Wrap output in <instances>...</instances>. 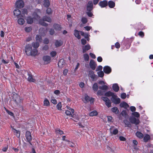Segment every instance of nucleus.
I'll list each match as a JSON object with an SVG mask.
<instances>
[{
	"label": "nucleus",
	"mask_w": 153,
	"mask_h": 153,
	"mask_svg": "<svg viewBox=\"0 0 153 153\" xmlns=\"http://www.w3.org/2000/svg\"><path fill=\"white\" fill-rule=\"evenodd\" d=\"M32 45L30 44L26 45L25 48L26 54L28 56H35L37 55L38 51L36 49L32 50Z\"/></svg>",
	"instance_id": "obj_1"
},
{
	"label": "nucleus",
	"mask_w": 153,
	"mask_h": 153,
	"mask_svg": "<svg viewBox=\"0 0 153 153\" xmlns=\"http://www.w3.org/2000/svg\"><path fill=\"white\" fill-rule=\"evenodd\" d=\"M44 21H46L49 22H51L52 20L51 19L50 17L47 16H45L43 17V20H40L39 21V23L40 24L42 25L46 26L48 25V24L45 23Z\"/></svg>",
	"instance_id": "obj_2"
},
{
	"label": "nucleus",
	"mask_w": 153,
	"mask_h": 153,
	"mask_svg": "<svg viewBox=\"0 0 153 153\" xmlns=\"http://www.w3.org/2000/svg\"><path fill=\"white\" fill-rule=\"evenodd\" d=\"M13 101L17 105L20 104L22 102V99L19 95L15 93L13 94Z\"/></svg>",
	"instance_id": "obj_3"
},
{
	"label": "nucleus",
	"mask_w": 153,
	"mask_h": 153,
	"mask_svg": "<svg viewBox=\"0 0 153 153\" xmlns=\"http://www.w3.org/2000/svg\"><path fill=\"white\" fill-rule=\"evenodd\" d=\"M33 15L34 16V18H33L30 16L28 17L27 18V23L28 24H31L34 21V19L35 18L36 19H37V20L39 19V17L36 14V13H34Z\"/></svg>",
	"instance_id": "obj_4"
},
{
	"label": "nucleus",
	"mask_w": 153,
	"mask_h": 153,
	"mask_svg": "<svg viewBox=\"0 0 153 153\" xmlns=\"http://www.w3.org/2000/svg\"><path fill=\"white\" fill-rule=\"evenodd\" d=\"M101 99L105 102L106 105L108 108L111 107V102L108 98L106 97H101Z\"/></svg>",
	"instance_id": "obj_5"
},
{
	"label": "nucleus",
	"mask_w": 153,
	"mask_h": 153,
	"mask_svg": "<svg viewBox=\"0 0 153 153\" xmlns=\"http://www.w3.org/2000/svg\"><path fill=\"white\" fill-rule=\"evenodd\" d=\"M25 137L27 141L30 144L32 145L31 142L32 140V138L31 133L29 131H27L26 132L25 134Z\"/></svg>",
	"instance_id": "obj_6"
},
{
	"label": "nucleus",
	"mask_w": 153,
	"mask_h": 153,
	"mask_svg": "<svg viewBox=\"0 0 153 153\" xmlns=\"http://www.w3.org/2000/svg\"><path fill=\"white\" fill-rule=\"evenodd\" d=\"M111 100L113 102L116 104H118L120 102V99L115 95H114L111 97Z\"/></svg>",
	"instance_id": "obj_7"
},
{
	"label": "nucleus",
	"mask_w": 153,
	"mask_h": 153,
	"mask_svg": "<svg viewBox=\"0 0 153 153\" xmlns=\"http://www.w3.org/2000/svg\"><path fill=\"white\" fill-rule=\"evenodd\" d=\"M129 121L131 123L136 125L140 123L139 120L134 117H130L129 118Z\"/></svg>",
	"instance_id": "obj_8"
},
{
	"label": "nucleus",
	"mask_w": 153,
	"mask_h": 153,
	"mask_svg": "<svg viewBox=\"0 0 153 153\" xmlns=\"http://www.w3.org/2000/svg\"><path fill=\"white\" fill-rule=\"evenodd\" d=\"M16 4L17 7L21 8L24 7V3L23 1L19 0L16 1Z\"/></svg>",
	"instance_id": "obj_9"
},
{
	"label": "nucleus",
	"mask_w": 153,
	"mask_h": 153,
	"mask_svg": "<svg viewBox=\"0 0 153 153\" xmlns=\"http://www.w3.org/2000/svg\"><path fill=\"white\" fill-rule=\"evenodd\" d=\"M14 15L18 18L22 17L21 11L18 9H16L14 11Z\"/></svg>",
	"instance_id": "obj_10"
},
{
	"label": "nucleus",
	"mask_w": 153,
	"mask_h": 153,
	"mask_svg": "<svg viewBox=\"0 0 153 153\" xmlns=\"http://www.w3.org/2000/svg\"><path fill=\"white\" fill-rule=\"evenodd\" d=\"M99 5L101 7L103 8L106 7L108 5V1L107 0H103L100 1L99 3Z\"/></svg>",
	"instance_id": "obj_11"
},
{
	"label": "nucleus",
	"mask_w": 153,
	"mask_h": 153,
	"mask_svg": "<svg viewBox=\"0 0 153 153\" xmlns=\"http://www.w3.org/2000/svg\"><path fill=\"white\" fill-rule=\"evenodd\" d=\"M93 5L92 2L91 1H88L87 7V10L89 12L91 11L93 8Z\"/></svg>",
	"instance_id": "obj_12"
},
{
	"label": "nucleus",
	"mask_w": 153,
	"mask_h": 153,
	"mask_svg": "<svg viewBox=\"0 0 153 153\" xmlns=\"http://www.w3.org/2000/svg\"><path fill=\"white\" fill-rule=\"evenodd\" d=\"M111 134V135H116L118 133V130L117 128H114V126H112L110 129Z\"/></svg>",
	"instance_id": "obj_13"
},
{
	"label": "nucleus",
	"mask_w": 153,
	"mask_h": 153,
	"mask_svg": "<svg viewBox=\"0 0 153 153\" xmlns=\"http://www.w3.org/2000/svg\"><path fill=\"white\" fill-rule=\"evenodd\" d=\"M89 65L91 69L94 70L95 69L96 64L93 60H91L90 61Z\"/></svg>",
	"instance_id": "obj_14"
},
{
	"label": "nucleus",
	"mask_w": 153,
	"mask_h": 153,
	"mask_svg": "<svg viewBox=\"0 0 153 153\" xmlns=\"http://www.w3.org/2000/svg\"><path fill=\"white\" fill-rule=\"evenodd\" d=\"M103 71L106 74H109L111 71V68L108 66H105L103 68Z\"/></svg>",
	"instance_id": "obj_15"
},
{
	"label": "nucleus",
	"mask_w": 153,
	"mask_h": 153,
	"mask_svg": "<svg viewBox=\"0 0 153 153\" xmlns=\"http://www.w3.org/2000/svg\"><path fill=\"white\" fill-rule=\"evenodd\" d=\"M91 49V46L89 45L83 46L82 47V52L83 53Z\"/></svg>",
	"instance_id": "obj_16"
},
{
	"label": "nucleus",
	"mask_w": 153,
	"mask_h": 153,
	"mask_svg": "<svg viewBox=\"0 0 153 153\" xmlns=\"http://www.w3.org/2000/svg\"><path fill=\"white\" fill-rule=\"evenodd\" d=\"M43 59L45 62L48 63L50 62L51 58L49 56H46L43 57Z\"/></svg>",
	"instance_id": "obj_17"
},
{
	"label": "nucleus",
	"mask_w": 153,
	"mask_h": 153,
	"mask_svg": "<svg viewBox=\"0 0 153 153\" xmlns=\"http://www.w3.org/2000/svg\"><path fill=\"white\" fill-rule=\"evenodd\" d=\"M88 76L93 80L96 77V75L94 74V72L92 71H89Z\"/></svg>",
	"instance_id": "obj_18"
},
{
	"label": "nucleus",
	"mask_w": 153,
	"mask_h": 153,
	"mask_svg": "<svg viewBox=\"0 0 153 153\" xmlns=\"http://www.w3.org/2000/svg\"><path fill=\"white\" fill-rule=\"evenodd\" d=\"M28 77L27 78L29 82H34L35 81V79L33 78L32 75L29 73H28Z\"/></svg>",
	"instance_id": "obj_19"
},
{
	"label": "nucleus",
	"mask_w": 153,
	"mask_h": 153,
	"mask_svg": "<svg viewBox=\"0 0 153 153\" xmlns=\"http://www.w3.org/2000/svg\"><path fill=\"white\" fill-rule=\"evenodd\" d=\"M120 106L121 107H123L126 109H127L129 107V105L126 102H123L120 103Z\"/></svg>",
	"instance_id": "obj_20"
},
{
	"label": "nucleus",
	"mask_w": 153,
	"mask_h": 153,
	"mask_svg": "<svg viewBox=\"0 0 153 153\" xmlns=\"http://www.w3.org/2000/svg\"><path fill=\"white\" fill-rule=\"evenodd\" d=\"M65 64V62L63 59H61L59 62L58 63V66L60 68H62L63 65Z\"/></svg>",
	"instance_id": "obj_21"
},
{
	"label": "nucleus",
	"mask_w": 153,
	"mask_h": 153,
	"mask_svg": "<svg viewBox=\"0 0 153 153\" xmlns=\"http://www.w3.org/2000/svg\"><path fill=\"white\" fill-rule=\"evenodd\" d=\"M108 3V6L110 8H113L115 6V3L113 1H110Z\"/></svg>",
	"instance_id": "obj_22"
},
{
	"label": "nucleus",
	"mask_w": 153,
	"mask_h": 153,
	"mask_svg": "<svg viewBox=\"0 0 153 153\" xmlns=\"http://www.w3.org/2000/svg\"><path fill=\"white\" fill-rule=\"evenodd\" d=\"M53 27L54 29L56 30L59 31L61 29V27L60 25L58 24H54L53 25Z\"/></svg>",
	"instance_id": "obj_23"
},
{
	"label": "nucleus",
	"mask_w": 153,
	"mask_h": 153,
	"mask_svg": "<svg viewBox=\"0 0 153 153\" xmlns=\"http://www.w3.org/2000/svg\"><path fill=\"white\" fill-rule=\"evenodd\" d=\"M62 43L63 42L62 41L56 40L55 42V45L56 47H58L61 46Z\"/></svg>",
	"instance_id": "obj_24"
},
{
	"label": "nucleus",
	"mask_w": 153,
	"mask_h": 153,
	"mask_svg": "<svg viewBox=\"0 0 153 153\" xmlns=\"http://www.w3.org/2000/svg\"><path fill=\"white\" fill-rule=\"evenodd\" d=\"M112 88L113 90L115 92H117L119 90V87H118V85L117 84H114Z\"/></svg>",
	"instance_id": "obj_25"
},
{
	"label": "nucleus",
	"mask_w": 153,
	"mask_h": 153,
	"mask_svg": "<svg viewBox=\"0 0 153 153\" xmlns=\"http://www.w3.org/2000/svg\"><path fill=\"white\" fill-rule=\"evenodd\" d=\"M136 135L140 139L142 138L143 137V134L140 131H137Z\"/></svg>",
	"instance_id": "obj_26"
},
{
	"label": "nucleus",
	"mask_w": 153,
	"mask_h": 153,
	"mask_svg": "<svg viewBox=\"0 0 153 153\" xmlns=\"http://www.w3.org/2000/svg\"><path fill=\"white\" fill-rule=\"evenodd\" d=\"M98 85L97 83H95L93 85L92 88L94 91H97L98 89Z\"/></svg>",
	"instance_id": "obj_27"
},
{
	"label": "nucleus",
	"mask_w": 153,
	"mask_h": 153,
	"mask_svg": "<svg viewBox=\"0 0 153 153\" xmlns=\"http://www.w3.org/2000/svg\"><path fill=\"white\" fill-rule=\"evenodd\" d=\"M50 5V2L49 0H44L43 5L46 7H48Z\"/></svg>",
	"instance_id": "obj_28"
},
{
	"label": "nucleus",
	"mask_w": 153,
	"mask_h": 153,
	"mask_svg": "<svg viewBox=\"0 0 153 153\" xmlns=\"http://www.w3.org/2000/svg\"><path fill=\"white\" fill-rule=\"evenodd\" d=\"M123 122L126 126V127L130 128L131 126V123L127 120H124Z\"/></svg>",
	"instance_id": "obj_29"
},
{
	"label": "nucleus",
	"mask_w": 153,
	"mask_h": 153,
	"mask_svg": "<svg viewBox=\"0 0 153 153\" xmlns=\"http://www.w3.org/2000/svg\"><path fill=\"white\" fill-rule=\"evenodd\" d=\"M150 139V136L148 134H146L143 137L144 142H146Z\"/></svg>",
	"instance_id": "obj_30"
},
{
	"label": "nucleus",
	"mask_w": 153,
	"mask_h": 153,
	"mask_svg": "<svg viewBox=\"0 0 153 153\" xmlns=\"http://www.w3.org/2000/svg\"><path fill=\"white\" fill-rule=\"evenodd\" d=\"M111 111L115 114H118L119 113V111L117 107H114L111 109Z\"/></svg>",
	"instance_id": "obj_31"
},
{
	"label": "nucleus",
	"mask_w": 153,
	"mask_h": 153,
	"mask_svg": "<svg viewBox=\"0 0 153 153\" xmlns=\"http://www.w3.org/2000/svg\"><path fill=\"white\" fill-rule=\"evenodd\" d=\"M74 35L78 39H80L81 38L80 35H79V32L78 31L75 30L74 31Z\"/></svg>",
	"instance_id": "obj_32"
},
{
	"label": "nucleus",
	"mask_w": 153,
	"mask_h": 153,
	"mask_svg": "<svg viewBox=\"0 0 153 153\" xmlns=\"http://www.w3.org/2000/svg\"><path fill=\"white\" fill-rule=\"evenodd\" d=\"M114 95V94L112 92L110 91L107 92H106L105 94V96L108 97L111 96L112 97V96L113 95Z\"/></svg>",
	"instance_id": "obj_33"
},
{
	"label": "nucleus",
	"mask_w": 153,
	"mask_h": 153,
	"mask_svg": "<svg viewBox=\"0 0 153 153\" xmlns=\"http://www.w3.org/2000/svg\"><path fill=\"white\" fill-rule=\"evenodd\" d=\"M18 22L19 25H23L25 22V20L22 18H20L18 19Z\"/></svg>",
	"instance_id": "obj_34"
},
{
	"label": "nucleus",
	"mask_w": 153,
	"mask_h": 153,
	"mask_svg": "<svg viewBox=\"0 0 153 153\" xmlns=\"http://www.w3.org/2000/svg\"><path fill=\"white\" fill-rule=\"evenodd\" d=\"M36 38L37 42H41L42 41L41 37L39 35H36Z\"/></svg>",
	"instance_id": "obj_35"
},
{
	"label": "nucleus",
	"mask_w": 153,
	"mask_h": 153,
	"mask_svg": "<svg viewBox=\"0 0 153 153\" xmlns=\"http://www.w3.org/2000/svg\"><path fill=\"white\" fill-rule=\"evenodd\" d=\"M98 114L97 112L96 111H93L89 113V116H97Z\"/></svg>",
	"instance_id": "obj_36"
},
{
	"label": "nucleus",
	"mask_w": 153,
	"mask_h": 153,
	"mask_svg": "<svg viewBox=\"0 0 153 153\" xmlns=\"http://www.w3.org/2000/svg\"><path fill=\"white\" fill-rule=\"evenodd\" d=\"M38 42H33L32 43V45L36 48H37L39 46V44Z\"/></svg>",
	"instance_id": "obj_37"
},
{
	"label": "nucleus",
	"mask_w": 153,
	"mask_h": 153,
	"mask_svg": "<svg viewBox=\"0 0 153 153\" xmlns=\"http://www.w3.org/2000/svg\"><path fill=\"white\" fill-rule=\"evenodd\" d=\"M55 132L57 134H63V132L59 129H57L55 130Z\"/></svg>",
	"instance_id": "obj_38"
},
{
	"label": "nucleus",
	"mask_w": 153,
	"mask_h": 153,
	"mask_svg": "<svg viewBox=\"0 0 153 153\" xmlns=\"http://www.w3.org/2000/svg\"><path fill=\"white\" fill-rule=\"evenodd\" d=\"M27 9H24L22 11V13H21L22 17H24L25 14H27Z\"/></svg>",
	"instance_id": "obj_39"
},
{
	"label": "nucleus",
	"mask_w": 153,
	"mask_h": 153,
	"mask_svg": "<svg viewBox=\"0 0 153 153\" xmlns=\"http://www.w3.org/2000/svg\"><path fill=\"white\" fill-rule=\"evenodd\" d=\"M85 102L86 103L90 101V98L89 97L87 94L85 95Z\"/></svg>",
	"instance_id": "obj_40"
},
{
	"label": "nucleus",
	"mask_w": 153,
	"mask_h": 153,
	"mask_svg": "<svg viewBox=\"0 0 153 153\" xmlns=\"http://www.w3.org/2000/svg\"><path fill=\"white\" fill-rule=\"evenodd\" d=\"M13 130H14V132L16 134V136L17 137H19L20 136V133L19 131H17L15 129L13 128Z\"/></svg>",
	"instance_id": "obj_41"
},
{
	"label": "nucleus",
	"mask_w": 153,
	"mask_h": 153,
	"mask_svg": "<svg viewBox=\"0 0 153 153\" xmlns=\"http://www.w3.org/2000/svg\"><path fill=\"white\" fill-rule=\"evenodd\" d=\"M99 88L101 90H106L108 89V87L107 85H104L102 86H99Z\"/></svg>",
	"instance_id": "obj_42"
},
{
	"label": "nucleus",
	"mask_w": 153,
	"mask_h": 153,
	"mask_svg": "<svg viewBox=\"0 0 153 153\" xmlns=\"http://www.w3.org/2000/svg\"><path fill=\"white\" fill-rule=\"evenodd\" d=\"M50 103L48 100L47 99H45L44 101V105L48 106L49 105Z\"/></svg>",
	"instance_id": "obj_43"
},
{
	"label": "nucleus",
	"mask_w": 153,
	"mask_h": 153,
	"mask_svg": "<svg viewBox=\"0 0 153 153\" xmlns=\"http://www.w3.org/2000/svg\"><path fill=\"white\" fill-rule=\"evenodd\" d=\"M65 113L66 115L69 116L70 117H73V115L71 113V111L68 110H67L65 112Z\"/></svg>",
	"instance_id": "obj_44"
},
{
	"label": "nucleus",
	"mask_w": 153,
	"mask_h": 153,
	"mask_svg": "<svg viewBox=\"0 0 153 153\" xmlns=\"http://www.w3.org/2000/svg\"><path fill=\"white\" fill-rule=\"evenodd\" d=\"M97 74L98 75V76L101 77H103L104 75V73L102 71L98 72H97Z\"/></svg>",
	"instance_id": "obj_45"
},
{
	"label": "nucleus",
	"mask_w": 153,
	"mask_h": 153,
	"mask_svg": "<svg viewBox=\"0 0 153 153\" xmlns=\"http://www.w3.org/2000/svg\"><path fill=\"white\" fill-rule=\"evenodd\" d=\"M56 108L57 109L59 110H61L62 105L61 103L60 102H59L56 105Z\"/></svg>",
	"instance_id": "obj_46"
},
{
	"label": "nucleus",
	"mask_w": 153,
	"mask_h": 153,
	"mask_svg": "<svg viewBox=\"0 0 153 153\" xmlns=\"http://www.w3.org/2000/svg\"><path fill=\"white\" fill-rule=\"evenodd\" d=\"M84 58L85 61H88L89 60V56L87 54H85L84 55Z\"/></svg>",
	"instance_id": "obj_47"
},
{
	"label": "nucleus",
	"mask_w": 153,
	"mask_h": 153,
	"mask_svg": "<svg viewBox=\"0 0 153 153\" xmlns=\"http://www.w3.org/2000/svg\"><path fill=\"white\" fill-rule=\"evenodd\" d=\"M46 13L47 14H51L52 13V12L51 11V8H48L46 10Z\"/></svg>",
	"instance_id": "obj_48"
},
{
	"label": "nucleus",
	"mask_w": 153,
	"mask_h": 153,
	"mask_svg": "<svg viewBox=\"0 0 153 153\" xmlns=\"http://www.w3.org/2000/svg\"><path fill=\"white\" fill-rule=\"evenodd\" d=\"M132 115L137 117H140L139 114L137 112H135L132 113Z\"/></svg>",
	"instance_id": "obj_49"
},
{
	"label": "nucleus",
	"mask_w": 153,
	"mask_h": 153,
	"mask_svg": "<svg viewBox=\"0 0 153 153\" xmlns=\"http://www.w3.org/2000/svg\"><path fill=\"white\" fill-rule=\"evenodd\" d=\"M82 22L83 24H85L87 22V19L85 17H82Z\"/></svg>",
	"instance_id": "obj_50"
},
{
	"label": "nucleus",
	"mask_w": 153,
	"mask_h": 153,
	"mask_svg": "<svg viewBox=\"0 0 153 153\" xmlns=\"http://www.w3.org/2000/svg\"><path fill=\"white\" fill-rule=\"evenodd\" d=\"M31 28L30 27H26L25 28V31L27 32H30V31H31Z\"/></svg>",
	"instance_id": "obj_51"
},
{
	"label": "nucleus",
	"mask_w": 153,
	"mask_h": 153,
	"mask_svg": "<svg viewBox=\"0 0 153 153\" xmlns=\"http://www.w3.org/2000/svg\"><path fill=\"white\" fill-rule=\"evenodd\" d=\"M97 94L98 95L102 96L103 95V92L101 90H99L97 91Z\"/></svg>",
	"instance_id": "obj_52"
},
{
	"label": "nucleus",
	"mask_w": 153,
	"mask_h": 153,
	"mask_svg": "<svg viewBox=\"0 0 153 153\" xmlns=\"http://www.w3.org/2000/svg\"><path fill=\"white\" fill-rule=\"evenodd\" d=\"M126 94L124 93L122 94L121 95V97L123 99H125L126 98Z\"/></svg>",
	"instance_id": "obj_53"
},
{
	"label": "nucleus",
	"mask_w": 153,
	"mask_h": 153,
	"mask_svg": "<svg viewBox=\"0 0 153 153\" xmlns=\"http://www.w3.org/2000/svg\"><path fill=\"white\" fill-rule=\"evenodd\" d=\"M56 51H52L51 53H50V54H51V55L52 56V57H54L55 56L56 54Z\"/></svg>",
	"instance_id": "obj_54"
},
{
	"label": "nucleus",
	"mask_w": 153,
	"mask_h": 153,
	"mask_svg": "<svg viewBox=\"0 0 153 153\" xmlns=\"http://www.w3.org/2000/svg\"><path fill=\"white\" fill-rule=\"evenodd\" d=\"M138 34L139 35L142 37H143L144 36V33L141 31L139 32Z\"/></svg>",
	"instance_id": "obj_55"
},
{
	"label": "nucleus",
	"mask_w": 153,
	"mask_h": 153,
	"mask_svg": "<svg viewBox=\"0 0 153 153\" xmlns=\"http://www.w3.org/2000/svg\"><path fill=\"white\" fill-rule=\"evenodd\" d=\"M81 43L83 45H85L86 43V40L84 39H82L81 40Z\"/></svg>",
	"instance_id": "obj_56"
},
{
	"label": "nucleus",
	"mask_w": 153,
	"mask_h": 153,
	"mask_svg": "<svg viewBox=\"0 0 153 153\" xmlns=\"http://www.w3.org/2000/svg\"><path fill=\"white\" fill-rule=\"evenodd\" d=\"M102 66L101 65H99L98 66V68H97L96 70V71H101L102 69Z\"/></svg>",
	"instance_id": "obj_57"
},
{
	"label": "nucleus",
	"mask_w": 153,
	"mask_h": 153,
	"mask_svg": "<svg viewBox=\"0 0 153 153\" xmlns=\"http://www.w3.org/2000/svg\"><path fill=\"white\" fill-rule=\"evenodd\" d=\"M55 33V31L53 29H51L49 31V33L51 35H53Z\"/></svg>",
	"instance_id": "obj_58"
},
{
	"label": "nucleus",
	"mask_w": 153,
	"mask_h": 153,
	"mask_svg": "<svg viewBox=\"0 0 153 153\" xmlns=\"http://www.w3.org/2000/svg\"><path fill=\"white\" fill-rule=\"evenodd\" d=\"M121 114L123 116H126V113L125 111H123L121 112Z\"/></svg>",
	"instance_id": "obj_59"
},
{
	"label": "nucleus",
	"mask_w": 153,
	"mask_h": 153,
	"mask_svg": "<svg viewBox=\"0 0 153 153\" xmlns=\"http://www.w3.org/2000/svg\"><path fill=\"white\" fill-rule=\"evenodd\" d=\"M119 138L120 140L122 141H125L126 140V138L123 136H120Z\"/></svg>",
	"instance_id": "obj_60"
},
{
	"label": "nucleus",
	"mask_w": 153,
	"mask_h": 153,
	"mask_svg": "<svg viewBox=\"0 0 153 153\" xmlns=\"http://www.w3.org/2000/svg\"><path fill=\"white\" fill-rule=\"evenodd\" d=\"M85 29L87 31L89 30L91 28V27L88 26H86L84 27Z\"/></svg>",
	"instance_id": "obj_61"
},
{
	"label": "nucleus",
	"mask_w": 153,
	"mask_h": 153,
	"mask_svg": "<svg viewBox=\"0 0 153 153\" xmlns=\"http://www.w3.org/2000/svg\"><path fill=\"white\" fill-rule=\"evenodd\" d=\"M115 46L117 48H119L120 47V45L118 42H117L115 44Z\"/></svg>",
	"instance_id": "obj_62"
},
{
	"label": "nucleus",
	"mask_w": 153,
	"mask_h": 153,
	"mask_svg": "<svg viewBox=\"0 0 153 153\" xmlns=\"http://www.w3.org/2000/svg\"><path fill=\"white\" fill-rule=\"evenodd\" d=\"M102 58L100 56H99L97 57V60L99 62H101L102 61Z\"/></svg>",
	"instance_id": "obj_63"
},
{
	"label": "nucleus",
	"mask_w": 153,
	"mask_h": 153,
	"mask_svg": "<svg viewBox=\"0 0 153 153\" xmlns=\"http://www.w3.org/2000/svg\"><path fill=\"white\" fill-rule=\"evenodd\" d=\"M89 55L93 59H95L96 58V56L94 54L92 53H90Z\"/></svg>",
	"instance_id": "obj_64"
}]
</instances>
